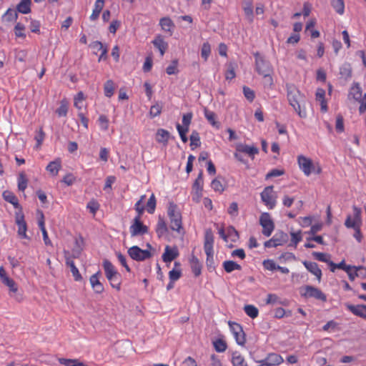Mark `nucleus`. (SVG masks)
<instances>
[{
  "mask_svg": "<svg viewBox=\"0 0 366 366\" xmlns=\"http://www.w3.org/2000/svg\"><path fill=\"white\" fill-rule=\"evenodd\" d=\"M0 280L6 286L10 292L16 293L18 291V286L15 281L9 277L3 266L0 267Z\"/></svg>",
  "mask_w": 366,
  "mask_h": 366,
  "instance_id": "obj_14",
  "label": "nucleus"
},
{
  "mask_svg": "<svg viewBox=\"0 0 366 366\" xmlns=\"http://www.w3.org/2000/svg\"><path fill=\"white\" fill-rule=\"evenodd\" d=\"M15 222L18 227L17 234L19 238L30 239V237L26 234L27 224L24 219L23 211L18 210L15 213Z\"/></svg>",
  "mask_w": 366,
  "mask_h": 366,
  "instance_id": "obj_10",
  "label": "nucleus"
},
{
  "mask_svg": "<svg viewBox=\"0 0 366 366\" xmlns=\"http://www.w3.org/2000/svg\"><path fill=\"white\" fill-rule=\"evenodd\" d=\"M177 66H178V60L177 59L173 60L172 61V64L169 66H168L166 69V71H167V74L172 75V74H177L178 72Z\"/></svg>",
  "mask_w": 366,
  "mask_h": 366,
  "instance_id": "obj_61",
  "label": "nucleus"
},
{
  "mask_svg": "<svg viewBox=\"0 0 366 366\" xmlns=\"http://www.w3.org/2000/svg\"><path fill=\"white\" fill-rule=\"evenodd\" d=\"M149 228L147 225L144 224L142 220L139 219H134L132 224L129 227V232L132 237L144 235L147 234Z\"/></svg>",
  "mask_w": 366,
  "mask_h": 366,
  "instance_id": "obj_13",
  "label": "nucleus"
},
{
  "mask_svg": "<svg viewBox=\"0 0 366 366\" xmlns=\"http://www.w3.org/2000/svg\"><path fill=\"white\" fill-rule=\"evenodd\" d=\"M68 109L69 102L66 99H64L60 102V106L56 109V113L59 117H66L68 113Z\"/></svg>",
  "mask_w": 366,
  "mask_h": 366,
  "instance_id": "obj_38",
  "label": "nucleus"
},
{
  "mask_svg": "<svg viewBox=\"0 0 366 366\" xmlns=\"http://www.w3.org/2000/svg\"><path fill=\"white\" fill-rule=\"evenodd\" d=\"M192 116L193 115L192 112L183 114L182 125H181L182 127L187 128V129H189V125L192 122Z\"/></svg>",
  "mask_w": 366,
  "mask_h": 366,
  "instance_id": "obj_62",
  "label": "nucleus"
},
{
  "mask_svg": "<svg viewBox=\"0 0 366 366\" xmlns=\"http://www.w3.org/2000/svg\"><path fill=\"white\" fill-rule=\"evenodd\" d=\"M66 264L70 267L71 272L72 273V276L76 282H79L82 280V277L76 267L74 260L69 257L66 255Z\"/></svg>",
  "mask_w": 366,
  "mask_h": 366,
  "instance_id": "obj_25",
  "label": "nucleus"
},
{
  "mask_svg": "<svg viewBox=\"0 0 366 366\" xmlns=\"http://www.w3.org/2000/svg\"><path fill=\"white\" fill-rule=\"evenodd\" d=\"M28 178L24 172H21L18 174L17 183L18 189L21 192H24L28 185Z\"/></svg>",
  "mask_w": 366,
  "mask_h": 366,
  "instance_id": "obj_33",
  "label": "nucleus"
},
{
  "mask_svg": "<svg viewBox=\"0 0 366 366\" xmlns=\"http://www.w3.org/2000/svg\"><path fill=\"white\" fill-rule=\"evenodd\" d=\"M103 267L105 276L108 281L112 278L117 277L119 274L113 264L108 259H104L103 261Z\"/></svg>",
  "mask_w": 366,
  "mask_h": 366,
  "instance_id": "obj_20",
  "label": "nucleus"
},
{
  "mask_svg": "<svg viewBox=\"0 0 366 366\" xmlns=\"http://www.w3.org/2000/svg\"><path fill=\"white\" fill-rule=\"evenodd\" d=\"M261 199L264 204L269 209H272L277 204V195L272 186L266 187L260 194Z\"/></svg>",
  "mask_w": 366,
  "mask_h": 366,
  "instance_id": "obj_8",
  "label": "nucleus"
},
{
  "mask_svg": "<svg viewBox=\"0 0 366 366\" xmlns=\"http://www.w3.org/2000/svg\"><path fill=\"white\" fill-rule=\"evenodd\" d=\"M263 360L270 366H277L284 362V359L280 355L274 352L269 353Z\"/></svg>",
  "mask_w": 366,
  "mask_h": 366,
  "instance_id": "obj_26",
  "label": "nucleus"
},
{
  "mask_svg": "<svg viewBox=\"0 0 366 366\" xmlns=\"http://www.w3.org/2000/svg\"><path fill=\"white\" fill-rule=\"evenodd\" d=\"M263 267L264 269L269 270V271H274L277 269V266L274 261L273 259H264L262 262Z\"/></svg>",
  "mask_w": 366,
  "mask_h": 366,
  "instance_id": "obj_59",
  "label": "nucleus"
},
{
  "mask_svg": "<svg viewBox=\"0 0 366 366\" xmlns=\"http://www.w3.org/2000/svg\"><path fill=\"white\" fill-rule=\"evenodd\" d=\"M243 93L245 98L250 102H253L255 98L254 92L249 87L244 86H243Z\"/></svg>",
  "mask_w": 366,
  "mask_h": 366,
  "instance_id": "obj_60",
  "label": "nucleus"
},
{
  "mask_svg": "<svg viewBox=\"0 0 366 366\" xmlns=\"http://www.w3.org/2000/svg\"><path fill=\"white\" fill-rule=\"evenodd\" d=\"M340 74L345 79L352 76V68L350 64H344L340 69Z\"/></svg>",
  "mask_w": 366,
  "mask_h": 366,
  "instance_id": "obj_47",
  "label": "nucleus"
},
{
  "mask_svg": "<svg viewBox=\"0 0 366 366\" xmlns=\"http://www.w3.org/2000/svg\"><path fill=\"white\" fill-rule=\"evenodd\" d=\"M331 5L335 11L340 15L345 12V3L343 0H331Z\"/></svg>",
  "mask_w": 366,
  "mask_h": 366,
  "instance_id": "obj_43",
  "label": "nucleus"
},
{
  "mask_svg": "<svg viewBox=\"0 0 366 366\" xmlns=\"http://www.w3.org/2000/svg\"><path fill=\"white\" fill-rule=\"evenodd\" d=\"M222 266H223L224 269L227 273H230V272H233L234 270H241L242 269V267L240 264H239L232 260L224 261L222 264Z\"/></svg>",
  "mask_w": 366,
  "mask_h": 366,
  "instance_id": "obj_35",
  "label": "nucleus"
},
{
  "mask_svg": "<svg viewBox=\"0 0 366 366\" xmlns=\"http://www.w3.org/2000/svg\"><path fill=\"white\" fill-rule=\"evenodd\" d=\"M244 311L249 317L254 319L259 315L258 309L252 305H247L244 307Z\"/></svg>",
  "mask_w": 366,
  "mask_h": 366,
  "instance_id": "obj_45",
  "label": "nucleus"
},
{
  "mask_svg": "<svg viewBox=\"0 0 366 366\" xmlns=\"http://www.w3.org/2000/svg\"><path fill=\"white\" fill-rule=\"evenodd\" d=\"M291 236V244L294 245L295 247H297V244L302 241V232L301 231L298 232H290Z\"/></svg>",
  "mask_w": 366,
  "mask_h": 366,
  "instance_id": "obj_53",
  "label": "nucleus"
},
{
  "mask_svg": "<svg viewBox=\"0 0 366 366\" xmlns=\"http://www.w3.org/2000/svg\"><path fill=\"white\" fill-rule=\"evenodd\" d=\"M179 256V251L177 247L166 246L162 254V260L166 263H170Z\"/></svg>",
  "mask_w": 366,
  "mask_h": 366,
  "instance_id": "obj_19",
  "label": "nucleus"
},
{
  "mask_svg": "<svg viewBox=\"0 0 366 366\" xmlns=\"http://www.w3.org/2000/svg\"><path fill=\"white\" fill-rule=\"evenodd\" d=\"M61 168V161L60 159H56L55 160L49 162L46 166V171L52 176H56Z\"/></svg>",
  "mask_w": 366,
  "mask_h": 366,
  "instance_id": "obj_29",
  "label": "nucleus"
},
{
  "mask_svg": "<svg viewBox=\"0 0 366 366\" xmlns=\"http://www.w3.org/2000/svg\"><path fill=\"white\" fill-rule=\"evenodd\" d=\"M114 83L112 80H107L104 85V92L107 97L110 98L114 93Z\"/></svg>",
  "mask_w": 366,
  "mask_h": 366,
  "instance_id": "obj_40",
  "label": "nucleus"
},
{
  "mask_svg": "<svg viewBox=\"0 0 366 366\" xmlns=\"http://www.w3.org/2000/svg\"><path fill=\"white\" fill-rule=\"evenodd\" d=\"M255 58V69L257 72L263 76L264 77H269V84H272V78L271 73L272 72V67L269 61L266 60L259 53L254 54Z\"/></svg>",
  "mask_w": 366,
  "mask_h": 366,
  "instance_id": "obj_4",
  "label": "nucleus"
},
{
  "mask_svg": "<svg viewBox=\"0 0 366 366\" xmlns=\"http://www.w3.org/2000/svg\"><path fill=\"white\" fill-rule=\"evenodd\" d=\"M59 362L65 366H88L77 359L59 358Z\"/></svg>",
  "mask_w": 366,
  "mask_h": 366,
  "instance_id": "obj_39",
  "label": "nucleus"
},
{
  "mask_svg": "<svg viewBox=\"0 0 366 366\" xmlns=\"http://www.w3.org/2000/svg\"><path fill=\"white\" fill-rule=\"evenodd\" d=\"M169 137V133L164 129H159L157 132V137L156 139L158 142L167 144L168 142Z\"/></svg>",
  "mask_w": 366,
  "mask_h": 366,
  "instance_id": "obj_42",
  "label": "nucleus"
},
{
  "mask_svg": "<svg viewBox=\"0 0 366 366\" xmlns=\"http://www.w3.org/2000/svg\"><path fill=\"white\" fill-rule=\"evenodd\" d=\"M177 129L179 132L182 141L186 143L187 142V133L188 132L189 129H187V128L182 127L179 124H177Z\"/></svg>",
  "mask_w": 366,
  "mask_h": 366,
  "instance_id": "obj_63",
  "label": "nucleus"
},
{
  "mask_svg": "<svg viewBox=\"0 0 366 366\" xmlns=\"http://www.w3.org/2000/svg\"><path fill=\"white\" fill-rule=\"evenodd\" d=\"M204 113L205 118L213 127L219 128V122L216 120L217 116L214 112L205 109Z\"/></svg>",
  "mask_w": 366,
  "mask_h": 366,
  "instance_id": "obj_36",
  "label": "nucleus"
},
{
  "mask_svg": "<svg viewBox=\"0 0 366 366\" xmlns=\"http://www.w3.org/2000/svg\"><path fill=\"white\" fill-rule=\"evenodd\" d=\"M155 231L158 237L159 238L164 236L168 232V228L166 222L164 219L160 216L158 218Z\"/></svg>",
  "mask_w": 366,
  "mask_h": 366,
  "instance_id": "obj_30",
  "label": "nucleus"
},
{
  "mask_svg": "<svg viewBox=\"0 0 366 366\" xmlns=\"http://www.w3.org/2000/svg\"><path fill=\"white\" fill-rule=\"evenodd\" d=\"M157 205L156 197L154 194H152L149 199H148L146 205V210L149 214H153L155 211Z\"/></svg>",
  "mask_w": 366,
  "mask_h": 366,
  "instance_id": "obj_48",
  "label": "nucleus"
},
{
  "mask_svg": "<svg viewBox=\"0 0 366 366\" xmlns=\"http://www.w3.org/2000/svg\"><path fill=\"white\" fill-rule=\"evenodd\" d=\"M346 308L350 311L353 315L360 317L363 319L366 317V305H353L351 304H345Z\"/></svg>",
  "mask_w": 366,
  "mask_h": 366,
  "instance_id": "obj_21",
  "label": "nucleus"
},
{
  "mask_svg": "<svg viewBox=\"0 0 366 366\" xmlns=\"http://www.w3.org/2000/svg\"><path fill=\"white\" fill-rule=\"evenodd\" d=\"M280 236H281V237H278L277 234H275L274 236H273L272 238H271L270 239H269L264 242V247L270 248V247H276L277 246L282 245L283 243L285 242V240L283 239L282 237H283L284 236H286V234L282 233Z\"/></svg>",
  "mask_w": 366,
  "mask_h": 366,
  "instance_id": "obj_32",
  "label": "nucleus"
},
{
  "mask_svg": "<svg viewBox=\"0 0 366 366\" xmlns=\"http://www.w3.org/2000/svg\"><path fill=\"white\" fill-rule=\"evenodd\" d=\"M235 150L248 155L252 159H254V156L259 153V149L256 146L242 143L236 144Z\"/></svg>",
  "mask_w": 366,
  "mask_h": 366,
  "instance_id": "obj_15",
  "label": "nucleus"
},
{
  "mask_svg": "<svg viewBox=\"0 0 366 366\" xmlns=\"http://www.w3.org/2000/svg\"><path fill=\"white\" fill-rule=\"evenodd\" d=\"M159 26L164 31L168 32L170 36L172 34L174 24L169 17L161 18L159 20Z\"/></svg>",
  "mask_w": 366,
  "mask_h": 366,
  "instance_id": "obj_28",
  "label": "nucleus"
},
{
  "mask_svg": "<svg viewBox=\"0 0 366 366\" xmlns=\"http://www.w3.org/2000/svg\"><path fill=\"white\" fill-rule=\"evenodd\" d=\"M325 90L322 88H317L315 92V101L320 105V111L326 113L328 111L327 101L325 99Z\"/></svg>",
  "mask_w": 366,
  "mask_h": 366,
  "instance_id": "obj_18",
  "label": "nucleus"
},
{
  "mask_svg": "<svg viewBox=\"0 0 366 366\" xmlns=\"http://www.w3.org/2000/svg\"><path fill=\"white\" fill-rule=\"evenodd\" d=\"M214 237L211 232H207L204 236V249L207 255V261L214 257L213 251Z\"/></svg>",
  "mask_w": 366,
  "mask_h": 366,
  "instance_id": "obj_16",
  "label": "nucleus"
},
{
  "mask_svg": "<svg viewBox=\"0 0 366 366\" xmlns=\"http://www.w3.org/2000/svg\"><path fill=\"white\" fill-rule=\"evenodd\" d=\"M211 187L215 191L222 193L224 190V187L219 179H214L211 182Z\"/></svg>",
  "mask_w": 366,
  "mask_h": 366,
  "instance_id": "obj_55",
  "label": "nucleus"
},
{
  "mask_svg": "<svg viewBox=\"0 0 366 366\" xmlns=\"http://www.w3.org/2000/svg\"><path fill=\"white\" fill-rule=\"evenodd\" d=\"M109 282L112 288L117 290V291H120L122 285L120 274H119L117 277L109 280Z\"/></svg>",
  "mask_w": 366,
  "mask_h": 366,
  "instance_id": "obj_54",
  "label": "nucleus"
},
{
  "mask_svg": "<svg viewBox=\"0 0 366 366\" xmlns=\"http://www.w3.org/2000/svg\"><path fill=\"white\" fill-rule=\"evenodd\" d=\"M84 100L85 97L82 92H78L74 98V106L79 111V112L84 107Z\"/></svg>",
  "mask_w": 366,
  "mask_h": 366,
  "instance_id": "obj_37",
  "label": "nucleus"
},
{
  "mask_svg": "<svg viewBox=\"0 0 366 366\" xmlns=\"http://www.w3.org/2000/svg\"><path fill=\"white\" fill-rule=\"evenodd\" d=\"M98 123L101 129L107 131L109 129V119L107 116L102 114L98 118Z\"/></svg>",
  "mask_w": 366,
  "mask_h": 366,
  "instance_id": "obj_56",
  "label": "nucleus"
},
{
  "mask_svg": "<svg viewBox=\"0 0 366 366\" xmlns=\"http://www.w3.org/2000/svg\"><path fill=\"white\" fill-rule=\"evenodd\" d=\"M303 264L307 268V269L314 274L317 280L320 282L322 278V271L320 269L318 264L316 262L304 261Z\"/></svg>",
  "mask_w": 366,
  "mask_h": 366,
  "instance_id": "obj_23",
  "label": "nucleus"
},
{
  "mask_svg": "<svg viewBox=\"0 0 366 366\" xmlns=\"http://www.w3.org/2000/svg\"><path fill=\"white\" fill-rule=\"evenodd\" d=\"M31 4V0H21L16 6L17 11L24 14L30 13Z\"/></svg>",
  "mask_w": 366,
  "mask_h": 366,
  "instance_id": "obj_34",
  "label": "nucleus"
},
{
  "mask_svg": "<svg viewBox=\"0 0 366 366\" xmlns=\"http://www.w3.org/2000/svg\"><path fill=\"white\" fill-rule=\"evenodd\" d=\"M228 325L229 326L230 331L236 340V342L239 345H244L246 343V337L241 325L232 321H229Z\"/></svg>",
  "mask_w": 366,
  "mask_h": 366,
  "instance_id": "obj_11",
  "label": "nucleus"
},
{
  "mask_svg": "<svg viewBox=\"0 0 366 366\" xmlns=\"http://www.w3.org/2000/svg\"><path fill=\"white\" fill-rule=\"evenodd\" d=\"M189 264L192 271L194 276H199L202 272V264L200 263L199 259L193 254L191 255V257L189 258Z\"/></svg>",
  "mask_w": 366,
  "mask_h": 366,
  "instance_id": "obj_27",
  "label": "nucleus"
},
{
  "mask_svg": "<svg viewBox=\"0 0 366 366\" xmlns=\"http://www.w3.org/2000/svg\"><path fill=\"white\" fill-rule=\"evenodd\" d=\"M162 110V106L159 104L156 103L155 104L152 105L149 110V116L152 118L156 117L159 116Z\"/></svg>",
  "mask_w": 366,
  "mask_h": 366,
  "instance_id": "obj_52",
  "label": "nucleus"
},
{
  "mask_svg": "<svg viewBox=\"0 0 366 366\" xmlns=\"http://www.w3.org/2000/svg\"><path fill=\"white\" fill-rule=\"evenodd\" d=\"M2 196L5 201L11 204L16 209L22 211V207L19 203L18 198L12 192L4 191Z\"/></svg>",
  "mask_w": 366,
  "mask_h": 366,
  "instance_id": "obj_24",
  "label": "nucleus"
},
{
  "mask_svg": "<svg viewBox=\"0 0 366 366\" xmlns=\"http://www.w3.org/2000/svg\"><path fill=\"white\" fill-rule=\"evenodd\" d=\"M232 362L233 366H247L244 358L237 352L233 353Z\"/></svg>",
  "mask_w": 366,
  "mask_h": 366,
  "instance_id": "obj_41",
  "label": "nucleus"
},
{
  "mask_svg": "<svg viewBox=\"0 0 366 366\" xmlns=\"http://www.w3.org/2000/svg\"><path fill=\"white\" fill-rule=\"evenodd\" d=\"M18 17L17 11L13 9H9L4 14L3 18L5 21L11 22L16 21Z\"/></svg>",
  "mask_w": 366,
  "mask_h": 366,
  "instance_id": "obj_49",
  "label": "nucleus"
},
{
  "mask_svg": "<svg viewBox=\"0 0 366 366\" xmlns=\"http://www.w3.org/2000/svg\"><path fill=\"white\" fill-rule=\"evenodd\" d=\"M203 177H202V172H201L197 179H195L193 186H192V190L195 191H202L203 189Z\"/></svg>",
  "mask_w": 366,
  "mask_h": 366,
  "instance_id": "obj_51",
  "label": "nucleus"
},
{
  "mask_svg": "<svg viewBox=\"0 0 366 366\" xmlns=\"http://www.w3.org/2000/svg\"><path fill=\"white\" fill-rule=\"evenodd\" d=\"M152 44L159 51L161 56H163L168 48V44L164 40L163 36L157 35L152 41Z\"/></svg>",
  "mask_w": 366,
  "mask_h": 366,
  "instance_id": "obj_22",
  "label": "nucleus"
},
{
  "mask_svg": "<svg viewBox=\"0 0 366 366\" xmlns=\"http://www.w3.org/2000/svg\"><path fill=\"white\" fill-rule=\"evenodd\" d=\"M285 87L289 104L300 118H306L307 110L305 104V95L293 84L287 83Z\"/></svg>",
  "mask_w": 366,
  "mask_h": 366,
  "instance_id": "obj_1",
  "label": "nucleus"
},
{
  "mask_svg": "<svg viewBox=\"0 0 366 366\" xmlns=\"http://www.w3.org/2000/svg\"><path fill=\"white\" fill-rule=\"evenodd\" d=\"M167 215L169 219V227L172 231L179 234H184L182 226V213L178 206L174 202H169L167 208Z\"/></svg>",
  "mask_w": 366,
  "mask_h": 366,
  "instance_id": "obj_2",
  "label": "nucleus"
},
{
  "mask_svg": "<svg viewBox=\"0 0 366 366\" xmlns=\"http://www.w3.org/2000/svg\"><path fill=\"white\" fill-rule=\"evenodd\" d=\"M104 6V0H97L95 1L92 13L89 17L91 21H96L99 18Z\"/></svg>",
  "mask_w": 366,
  "mask_h": 366,
  "instance_id": "obj_31",
  "label": "nucleus"
},
{
  "mask_svg": "<svg viewBox=\"0 0 366 366\" xmlns=\"http://www.w3.org/2000/svg\"><path fill=\"white\" fill-rule=\"evenodd\" d=\"M14 34L17 38H21L24 39L26 36L25 33V26L20 22L16 24L14 26Z\"/></svg>",
  "mask_w": 366,
  "mask_h": 366,
  "instance_id": "obj_46",
  "label": "nucleus"
},
{
  "mask_svg": "<svg viewBox=\"0 0 366 366\" xmlns=\"http://www.w3.org/2000/svg\"><path fill=\"white\" fill-rule=\"evenodd\" d=\"M219 234L226 242H235L239 239V234L233 227H227L226 233L223 229H221Z\"/></svg>",
  "mask_w": 366,
  "mask_h": 366,
  "instance_id": "obj_17",
  "label": "nucleus"
},
{
  "mask_svg": "<svg viewBox=\"0 0 366 366\" xmlns=\"http://www.w3.org/2000/svg\"><path fill=\"white\" fill-rule=\"evenodd\" d=\"M335 129L338 133H342L345 130L344 119L341 114H338L336 117Z\"/></svg>",
  "mask_w": 366,
  "mask_h": 366,
  "instance_id": "obj_57",
  "label": "nucleus"
},
{
  "mask_svg": "<svg viewBox=\"0 0 366 366\" xmlns=\"http://www.w3.org/2000/svg\"><path fill=\"white\" fill-rule=\"evenodd\" d=\"M304 292L302 293V296L306 298H315L316 300H320L322 302L327 301V296L324 294L322 290L319 288L315 287L313 286L307 285L304 287Z\"/></svg>",
  "mask_w": 366,
  "mask_h": 366,
  "instance_id": "obj_12",
  "label": "nucleus"
},
{
  "mask_svg": "<svg viewBox=\"0 0 366 366\" xmlns=\"http://www.w3.org/2000/svg\"><path fill=\"white\" fill-rule=\"evenodd\" d=\"M259 224L262 227V234L266 237H269L274 229V223L268 212L261 214Z\"/></svg>",
  "mask_w": 366,
  "mask_h": 366,
  "instance_id": "obj_9",
  "label": "nucleus"
},
{
  "mask_svg": "<svg viewBox=\"0 0 366 366\" xmlns=\"http://www.w3.org/2000/svg\"><path fill=\"white\" fill-rule=\"evenodd\" d=\"M211 45L209 42H204L201 47V56L204 61H207L211 54Z\"/></svg>",
  "mask_w": 366,
  "mask_h": 366,
  "instance_id": "obj_44",
  "label": "nucleus"
},
{
  "mask_svg": "<svg viewBox=\"0 0 366 366\" xmlns=\"http://www.w3.org/2000/svg\"><path fill=\"white\" fill-rule=\"evenodd\" d=\"M147 249H142L138 246H132L129 248L127 253L129 256L134 260L137 262H142L151 258L153 256L152 250H154L152 245L148 243L147 244Z\"/></svg>",
  "mask_w": 366,
  "mask_h": 366,
  "instance_id": "obj_6",
  "label": "nucleus"
},
{
  "mask_svg": "<svg viewBox=\"0 0 366 366\" xmlns=\"http://www.w3.org/2000/svg\"><path fill=\"white\" fill-rule=\"evenodd\" d=\"M182 277V271L180 269L173 268L169 272V278L172 282L177 281Z\"/></svg>",
  "mask_w": 366,
  "mask_h": 366,
  "instance_id": "obj_58",
  "label": "nucleus"
},
{
  "mask_svg": "<svg viewBox=\"0 0 366 366\" xmlns=\"http://www.w3.org/2000/svg\"><path fill=\"white\" fill-rule=\"evenodd\" d=\"M45 138V133L43 131L42 127H40L39 129L36 132L35 135V140L36 141L37 146L39 147L42 144Z\"/></svg>",
  "mask_w": 366,
  "mask_h": 366,
  "instance_id": "obj_64",
  "label": "nucleus"
},
{
  "mask_svg": "<svg viewBox=\"0 0 366 366\" xmlns=\"http://www.w3.org/2000/svg\"><path fill=\"white\" fill-rule=\"evenodd\" d=\"M349 99H352L360 104L359 112L363 114L366 112V93L362 96V90L360 83L354 82L349 91Z\"/></svg>",
  "mask_w": 366,
  "mask_h": 366,
  "instance_id": "obj_3",
  "label": "nucleus"
},
{
  "mask_svg": "<svg viewBox=\"0 0 366 366\" xmlns=\"http://www.w3.org/2000/svg\"><path fill=\"white\" fill-rule=\"evenodd\" d=\"M214 347L217 352H223L227 350V343L222 339H218L213 342Z\"/></svg>",
  "mask_w": 366,
  "mask_h": 366,
  "instance_id": "obj_50",
  "label": "nucleus"
},
{
  "mask_svg": "<svg viewBox=\"0 0 366 366\" xmlns=\"http://www.w3.org/2000/svg\"><path fill=\"white\" fill-rule=\"evenodd\" d=\"M352 214H348L345 221V226L347 229H355L362 225V209L355 205L352 206Z\"/></svg>",
  "mask_w": 366,
  "mask_h": 366,
  "instance_id": "obj_7",
  "label": "nucleus"
},
{
  "mask_svg": "<svg viewBox=\"0 0 366 366\" xmlns=\"http://www.w3.org/2000/svg\"><path fill=\"white\" fill-rule=\"evenodd\" d=\"M297 164L300 169L307 177L310 176L312 172L317 174L322 172V168L319 164H314L312 159L304 156H297Z\"/></svg>",
  "mask_w": 366,
  "mask_h": 366,
  "instance_id": "obj_5",
  "label": "nucleus"
}]
</instances>
